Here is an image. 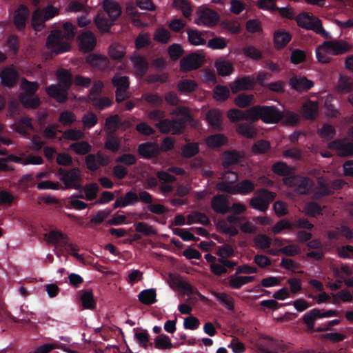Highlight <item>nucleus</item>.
<instances>
[{
  "mask_svg": "<svg viewBox=\"0 0 353 353\" xmlns=\"http://www.w3.org/2000/svg\"><path fill=\"white\" fill-rule=\"evenodd\" d=\"M250 113L253 116V123L261 119L268 124L278 123L282 120L283 116V111L274 105H254L250 108Z\"/></svg>",
  "mask_w": 353,
  "mask_h": 353,
  "instance_id": "f257e3e1",
  "label": "nucleus"
},
{
  "mask_svg": "<svg viewBox=\"0 0 353 353\" xmlns=\"http://www.w3.org/2000/svg\"><path fill=\"white\" fill-rule=\"evenodd\" d=\"M59 179L64 184L63 189H74L80 190L82 185L80 182L82 179L81 172L77 167L71 169L60 168L57 170Z\"/></svg>",
  "mask_w": 353,
  "mask_h": 353,
  "instance_id": "f03ea898",
  "label": "nucleus"
},
{
  "mask_svg": "<svg viewBox=\"0 0 353 353\" xmlns=\"http://www.w3.org/2000/svg\"><path fill=\"white\" fill-rule=\"evenodd\" d=\"M255 194V196L250 200L249 204L252 208L261 212H265L276 196L275 192L265 188L257 190Z\"/></svg>",
  "mask_w": 353,
  "mask_h": 353,
  "instance_id": "7ed1b4c3",
  "label": "nucleus"
},
{
  "mask_svg": "<svg viewBox=\"0 0 353 353\" xmlns=\"http://www.w3.org/2000/svg\"><path fill=\"white\" fill-rule=\"evenodd\" d=\"M283 183L293 188L295 192L299 194H307L314 185L313 181L307 176L291 175L283 179Z\"/></svg>",
  "mask_w": 353,
  "mask_h": 353,
  "instance_id": "20e7f679",
  "label": "nucleus"
},
{
  "mask_svg": "<svg viewBox=\"0 0 353 353\" xmlns=\"http://www.w3.org/2000/svg\"><path fill=\"white\" fill-rule=\"evenodd\" d=\"M172 114L180 117L171 120L170 132L172 134H180L185 128V123L192 119L189 109L185 106L177 107L172 111Z\"/></svg>",
  "mask_w": 353,
  "mask_h": 353,
  "instance_id": "39448f33",
  "label": "nucleus"
},
{
  "mask_svg": "<svg viewBox=\"0 0 353 353\" xmlns=\"http://www.w3.org/2000/svg\"><path fill=\"white\" fill-rule=\"evenodd\" d=\"M61 30L52 32L47 37L46 47L56 54H61L70 50L71 46L68 42L63 41Z\"/></svg>",
  "mask_w": 353,
  "mask_h": 353,
  "instance_id": "423d86ee",
  "label": "nucleus"
},
{
  "mask_svg": "<svg viewBox=\"0 0 353 353\" xmlns=\"http://www.w3.org/2000/svg\"><path fill=\"white\" fill-rule=\"evenodd\" d=\"M321 49L325 53L332 55H339L347 52L350 47L348 43L342 40L324 41L321 45Z\"/></svg>",
  "mask_w": 353,
  "mask_h": 353,
  "instance_id": "0eeeda50",
  "label": "nucleus"
},
{
  "mask_svg": "<svg viewBox=\"0 0 353 353\" xmlns=\"http://www.w3.org/2000/svg\"><path fill=\"white\" fill-rule=\"evenodd\" d=\"M29 16L30 10L23 4H21L15 10L13 16V23L19 32L25 30Z\"/></svg>",
  "mask_w": 353,
  "mask_h": 353,
  "instance_id": "6e6552de",
  "label": "nucleus"
},
{
  "mask_svg": "<svg viewBox=\"0 0 353 353\" xmlns=\"http://www.w3.org/2000/svg\"><path fill=\"white\" fill-rule=\"evenodd\" d=\"M203 63V57L196 53H192L182 58L180 61V70L182 72H189L198 69Z\"/></svg>",
  "mask_w": 353,
  "mask_h": 353,
  "instance_id": "1a4fd4ad",
  "label": "nucleus"
},
{
  "mask_svg": "<svg viewBox=\"0 0 353 353\" xmlns=\"http://www.w3.org/2000/svg\"><path fill=\"white\" fill-rule=\"evenodd\" d=\"M255 85L254 78L251 75H245L237 78L230 86L233 93H237L241 90H252Z\"/></svg>",
  "mask_w": 353,
  "mask_h": 353,
  "instance_id": "9d476101",
  "label": "nucleus"
},
{
  "mask_svg": "<svg viewBox=\"0 0 353 353\" xmlns=\"http://www.w3.org/2000/svg\"><path fill=\"white\" fill-rule=\"evenodd\" d=\"M1 83L4 87H14L19 79V73L12 67H6L0 72Z\"/></svg>",
  "mask_w": 353,
  "mask_h": 353,
  "instance_id": "9b49d317",
  "label": "nucleus"
},
{
  "mask_svg": "<svg viewBox=\"0 0 353 353\" xmlns=\"http://www.w3.org/2000/svg\"><path fill=\"white\" fill-rule=\"evenodd\" d=\"M68 90L57 84H51L46 88L47 94L60 103H64L68 101Z\"/></svg>",
  "mask_w": 353,
  "mask_h": 353,
  "instance_id": "f8f14e48",
  "label": "nucleus"
},
{
  "mask_svg": "<svg viewBox=\"0 0 353 353\" xmlns=\"http://www.w3.org/2000/svg\"><path fill=\"white\" fill-rule=\"evenodd\" d=\"M68 90L57 84H51L46 88L47 94L60 103H64L68 101Z\"/></svg>",
  "mask_w": 353,
  "mask_h": 353,
  "instance_id": "ddd939ff",
  "label": "nucleus"
},
{
  "mask_svg": "<svg viewBox=\"0 0 353 353\" xmlns=\"http://www.w3.org/2000/svg\"><path fill=\"white\" fill-rule=\"evenodd\" d=\"M140 156L145 159L157 157L160 153L159 146L156 143L145 142L139 145L137 148Z\"/></svg>",
  "mask_w": 353,
  "mask_h": 353,
  "instance_id": "4468645a",
  "label": "nucleus"
},
{
  "mask_svg": "<svg viewBox=\"0 0 353 353\" xmlns=\"http://www.w3.org/2000/svg\"><path fill=\"white\" fill-rule=\"evenodd\" d=\"M198 16L199 18L195 20V23L199 25L202 23L208 26H213L219 20V15L216 12L210 8L199 11Z\"/></svg>",
  "mask_w": 353,
  "mask_h": 353,
  "instance_id": "2eb2a0df",
  "label": "nucleus"
},
{
  "mask_svg": "<svg viewBox=\"0 0 353 353\" xmlns=\"http://www.w3.org/2000/svg\"><path fill=\"white\" fill-rule=\"evenodd\" d=\"M328 148L336 150L339 156L349 157L353 155V143H345L343 140L336 139L328 143Z\"/></svg>",
  "mask_w": 353,
  "mask_h": 353,
  "instance_id": "dca6fc26",
  "label": "nucleus"
},
{
  "mask_svg": "<svg viewBox=\"0 0 353 353\" xmlns=\"http://www.w3.org/2000/svg\"><path fill=\"white\" fill-rule=\"evenodd\" d=\"M79 46L84 52H91L95 47L96 37L91 32L87 31L78 37Z\"/></svg>",
  "mask_w": 353,
  "mask_h": 353,
  "instance_id": "f3484780",
  "label": "nucleus"
},
{
  "mask_svg": "<svg viewBox=\"0 0 353 353\" xmlns=\"http://www.w3.org/2000/svg\"><path fill=\"white\" fill-rule=\"evenodd\" d=\"M291 88L298 92L307 91L314 86V82L305 77H293L290 79Z\"/></svg>",
  "mask_w": 353,
  "mask_h": 353,
  "instance_id": "a211bd4d",
  "label": "nucleus"
},
{
  "mask_svg": "<svg viewBox=\"0 0 353 353\" xmlns=\"http://www.w3.org/2000/svg\"><path fill=\"white\" fill-rule=\"evenodd\" d=\"M211 205L212 210L218 214H224L230 211L228 198L223 194L214 196L212 199Z\"/></svg>",
  "mask_w": 353,
  "mask_h": 353,
  "instance_id": "6ab92c4d",
  "label": "nucleus"
},
{
  "mask_svg": "<svg viewBox=\"0 0 353 353\" xmlns=\"http://www.w3.org/2000/svg\"><path fill=\"white\" fill-rule=\"evenodd\" d=\"M44 239L50 244H59L60 246L63 247L68 244V237L60 230H52L44 234Z\"/></svg>",
  "mask_w": 353,
  "mask_h": 353,
  "instance_id": "aec40b11",
  "label": "nucleus"
},
{
  "mask_svg": "<svg viewBox=\"0 0 353 353\" xmlns=\"http://www.w3.org/2000/svg\"><path fill=\"white\" fill-rule=\"evenodd\" d=\"M243 157L242 152L237 150L225 151L223 156L222 166L223 170L230 168L232 165L239 163Z\"/></svg>",
  "mask_w": 353,
  "mask_h": 353,
  "instance_id": "412c9836",
  "label": "nucleus"
},
{
  "mask_svg": "<svg viewBox=\"0 0 353 353\" xmlns=\"http://www.w3.org/2000/svg\"><path fill=\"white\" fill-rule=\"evenodd\" d=\"M206 120L209 125L214 130L221 131L222 126V114L218 109H211L206 113Z\"/></svg>",
  "mask_w": 353,
  "mask_h": 353,
  "instance_id": "4be33fe9",
  "label": "nucleus"
},
{
  "mask_svg": "<svg viewBox=\"0 0 353 353\" xmlns=\"http://www.w3.org/2000/svg\"><path fill=\"white\" fill-rule=\"evenodd\" d=\"M250 108L245 110V111L232 108L229 110L227 112V116L229 119L233 122H238L241 120H249L252 123H253V116L250 113Z\"/></svg>",
  "mask_w": 353,
  "mask_h": 353,
  "instance_id": "5701e85b",
  "label": "nucleus"
},
{
  "mask_svg": "<svg viewBox=\"0 0 353 353\" xmlns=\"http://www.w3.org/2000/svg\"><path fill=\"white\" fill-rule=\"evenodd\" d=\"M57 79L58 81V83L57 85H60L61 87L70 90L72 83V75L71 72L64 68H61L57 70L56 72Z\"/></svg>",
  "mask_w": 353,
  "mask_h": 353,
  "instance_id": "b1692460",
  "label": "nucleus"
},
{
  "mask_svg": "<svg viewBox=\"0 0 353 353\" xmlns=\"http://www.w3.org/2000/svg\"><path fill=\"white\" fill-rule=\"evenodd\" d=\"M137 74L141 77L145 75L148 70V63L145 57L139 54H134L130 57Z\"/></svg>",
  "mask_w": 353,
  "mask_h": 353,
  "instance_id": "393cba45",
  "label": "nucleus"
},
{
  "mask_svg": "<svg viewBox=\"0 0 353 353\" xmlns=\"http://www.w3.org/2000/svg\"><path fill=\"white\" fill-rule=\"evenodd\" d=\"M292 35L284 30L276 31L274 34V46L276 49H283L290 42Z\"/></svg>",
  "mask_w": 353,
  "mask_h": 353,
  "instance_id": "a878e982",
  "label": "nucleus"
},
{
  "mask_svg": "<svg viewBox=\"0 0 353 353\" xmlns=\"http://www.w3.org/2000/svg\"><path fill=\"white\" fill-rule=\"evenodd\" d=\"M103 8L112 21L117 20L121 15V7L119 3L115 1H108L105 2L103 4Z\"/></svg>",
  "mask_w": 353,
  "mask_h": 353,
  "instance_id": "bb28decb",
  "label": "nucleus"
},
{
  "mask_svg": "<svg viewBox=\"0 0 353 353\" xmlns=\"http://www.w3.org/2000/svg\"><path fill=\"white\" fill-rule=\"evenodd\" d=\"M121 148L120 139L113 133V132H108L106 139L105 141V148L112 152H117Z\"/></svg>",
  "mask_w": 353,
  "mask_h": 353,
  "instance_id": "cd10ccee",
  "label": "nucleus"
},
{
  "mask_svg": "<svg viewBox=\"0 0 353 353\" xmlns=\"http://www.w3.org/2000/svg\"><path fill=\"white\" fill-rule=\"evenodd\" d=\"M320 318V309L314 308L303 316V321L306 325L307 327L310 330H314V325L316 319Z\"/></svg>",
  "mask_w": 353,
  "mask_h": 353,
  "instance_id": "c85d7f7f",
  "label": "nucleus"
},
{
  "mask_svg": "<svg viewBox=\"0 0 353 353\" xmlns=\"http://www.w3.org/2000/svg\"><path fill=\"white\" fill-rule=\"evenodd\" d=\"M236 132L246 138H254L257 132L254 125L251 123H240L236 126Z\"/></svg>",
  "mask_w": 353,
  "mask_h": 353,
  "instance_id": "c756f323",
  "label": "nucleus"
},
{
  "mask_svg": "<svg viewBox=\"0 0 353 353\" xmlns=\"http://www.w3.org/2000/svg\"><path fill=\"white\" fill-rule=\"evenodd\" d=\"M174 347L170 338L164 334H160L154 338L153 348L160 350H170Z\"/></svg>",
  "mask_w": 353,
  "mask_h": 353,
  "instance_id": "7c9ffc66",
  "label": "nucleus"
},
{
  "mask_svg": "<svg viewBox=\"0 0 353 353\" xmlns=\"http://www.w3.org/2000/svg\"><path fill=\"white\" fill-rule=\"evenodd\" d=\"M234 194H240L242 195L250 194L255 189V184L249 179H244L235 185H234Z\"/></svg>",
  "mask_w": 353,
  "mask_h": 353,
  "instance_id": "2f4dec72",
  "label": "nucleus"
},
{
  "mask_svg": "<svg viewBox=\"0 0 353 353\" xmlns=\"http://www.w3.org/2000/svg\"><path fill=\"white\" fill-rule=\"evenodd\" d=\"M134 338L141 347L145 350L149 347L153 349V343L150 341V335L146 330L141 329L139 332H137Z\"/></svg>",
  "mask_w": 353,
  "mask_h": 353,
  "instance_id": "473e14b6",
  "label": "nucleus"
},
{
  "mask_svg": "<svg viewBox=\"0 0 353 353\" xmlns=\"http://www.w3.org/2000/svg\"><path fill=\"white\" fill-rule=\"evenodd\" d=\"M19 101L26 108L36 109L41 105V100L38 96H28L24 94H20Z\"/></svg>",
  "mask_w": 353,
  "mask_h": 353,
  "instance_id": "72a5a7b5",
  "label": "nucleus"
},
{
  "mask_svg": "<svg viewBox=\"0 0 353 353\" xmlns=\"http://www.w3.org/2000/svg\"><path fill=\"white\" fill-rule=\"evenodd\" d=\"M188 224L192 225L193 223H200L203 225H208L210 223V219L208 216L202 212L194 211L187 216Z\"/></svg>",
  "mask_w": 353,
  "mask_h": 353,
  "instance_id": "f704fd0d",
  "label": "nucleus"
},
{
  "mask_svg": "<svg viewBox=\"0 0 353 353\" xmlns=\"http://www.w3.org/2000/svg\"><path fill=\"white\" fill-rule=\"evenodd\" d=\"M157 293L154 288L142 290L138 295L140 302L145 305H152L157 302Z\"/></svg>",
  "mask_w": 353,
  "mask_h": 353,
  "instance_id": "c9c22d12",
  "label": "nucleus"
},
{
  "mask_svg": "<svg viewBox=\"0 0 353 353\" xmlns=\"http://www.w3.org/2000/svg\"><path fill=\"white\" fill-rule=\"evenodd\" d=\"M111 19H108L104 14H98L94 19V23L97 28L103 32H108L112 25Z\"/></svg>",
  "mask_w": 353,
  "mask_h": 353,
  "instance_id": "e433bc0d",
  "label": "nucleus"
},
{
  "mask_svg": "<svg viewBox=\"0 0 353 353\" xmlns=\"http://www.w3.org/2000/svg\"><path fill=\"white\" fill-rule=\"evenodd\" d=\"M272 170L277 175L288 177L291 176L293 168L285 162L278 161L273 164Z\"/></svg>",
  "mask_w": 353,
  "mask_h": 353,
  "instance_id": "4c0bfd02",
  "label": "nucleus"
},
{
  "mask_svg": "<svg viewBox=\"0 0 353 353\" xmlns=\"http://www.w3.org/2000/svg\"><path fill=\"white\" fill-rule=\"evenodd\" d=\"M228 142L227 137L223 134L210 135L206 139V143L210 148H220Z\"/></svg>",
  "mask_w": 353,
  "mask_h": 353,
  "instance_id": "58836bf2",
  "label": "nucleus"
},
{
  "mask_svg": "<svg viewBox=\"0 0 353 353\" xmlns=\"http://www.w3.org/2000/svg\"><path fill=\"white\" fill-rule=\"evenodd\" d=\"M336 90L340 94L353 92V81L347 77L341 76L336 85Z\"/></svg>",
  "mask_w": 353,
  "mask_h": 353,
  "instance_id": "ea45409f",
  "label": "nucleus"
},
{
  "mask_svg": "<svg viewBox=\"0 0 353 353\" xmlns=\"http://www.w3.org/2000/svg\"><path fill=\"white\" fill-rule=\"evenodd\" d=\"M46 21L41 10L37 9L32 14V27L36 31L41 30Z\"/></svg>",
  "mask_w": 353,
  "mask_h": 353,
  "instance_id": "a19ab883",
  "label": "nucleus"
},
{
  "mask_svg": "<svg viewBox=\"0 0 353 353\" xmlns=\"http://www.w3.org/2000/svg\"><path fill=\"white\" fill-rule=\"evenodd\" d=\"M39 88V85L37 81H29L26 78L21 80V88L24 91V95L34 96Z\"/></svg>",
  "mask_w": 353,
  "mask_h": 353,
  "instance_id": "79ce46f5",
  "label": "nucleus"
},
{
  "mask_svg": "<svg viewBox=\"0 0 353 353\" xmlns=\"http://www.w3.org/2000/svg\"><path fill=\"white\" fill-rule=\"evenodd\" d=\"M271 149L270 141L260 139L256 141L252 146V152L254 154H263L268 152Z\"/></svg>",
  "mask_w": 353,
  "mask_h": 353,
  "instance_id": "37998d69",
  "label": "nucleus"
},
{
  "mask_svg": "<svg viewBox=\"0 0 353 353\" xmlns=\"http://www.w3.org/2000/svg\"><path fill=\"white\" fill-rule=\"evenodd\" d=\"M318 113V104L316 102L309 101L303 106V114L304 117L309 119L316 118Z\"/></svg>",
  "mask_w": 353,
  "mask_h": 353,
  "instance_id": "c03bdc74",
  "label": "nucleus"
},
{
  "mask_svg": "<svg viewBox=\"0 0 353 353\" xmlns=\"http://www.w3.org/2000/svg\"><path fill=\"white\" fill-rule=\"evenodd\" d=\"M70 148L79 155L88 154L92 150V145L86 141L73 143Z\"/></svg>",
  "mask_w": 353,
  "mask_h": 353,
  "instance_id": "a18cd8bd",
  "label": "nucleus"
},
{
  "mask_svg": "<svg viewBox=\"0 0 353 353\" xmlns=\"http://www.w3.org/2000/svg\"><path fill=\"white\" fill-rule=\"evenodd\" d=\"M188 41L194 46L203 45L205 39L203 37L201 32L196 29H189L187 31Z\"/></svg>",
  "mask_w": 353,
  "mask_h": 353,
  "instance_id": "49530a36",
  "label": "nucleus"
},
{
  "mask_svg": "<svg viewBox=\"0 0 353 353\" xmlns=\"http://www.w3.org/2000/svg\"><path fill=\"white\" fill-rule=\"evenodd\" d=\"M243 54L254 61H259L263 58L262 52L252 45H248L242 48Z\"/></svg>",
  "mask_w": 353,
  "mask_h": 353,
  "instance_id": "de8ad7c7",
  "label": "nucleus"
},
{
  "mask_svg": "<svg viewBox=\"0 0 353 353\" xmlns=\"http://www.w3.org/2000/svg\"><path fill=\"white\" fill-rule=\"evenodd\" d=\"M81 301L83 308L93 310L96 307V301L92 291H85L81 296Z\"/></svg>",
  "mask_w": 353,
  "mask_h": 353,
  "instance_id": "09e8293b",
  "label": "nucleus"
},
{
  "mask_svg": "<svg viewBox=\"0 0 353 353\" xmlns=\"http://www.w3.org/2000/svg\"><path fill=\"white\" fill-rule=\"evenodd\" d=\"M317 133L323 139L330 140L335 137L336 130L333 125L324 123L321 128L318 129Z\"/></svg>",
  "mask_w": 353,
  "mask_h": 353,
  "instance_id": "8fccbe9b",
  "label": "nucleus"
},
{
  "mask_svg": "<svg viewBox=\"0 0 353 353\" xmlns=\"http://www.w3.org/2000/svg\"><path fill=\"white\" fill-rule=\"evenodd\" d=\"M283 123L285 125L295 126L300 122L299 116L292 111L287 110L283 112L282 120Z\"/></svg>",
  "mask_w": 353,
  "mask_h": 353,
  "instance_id": "3c124183",
  "label": "nucleus"
},
{
  "mask_svg": "<svg viewBox=\"0 0 353 353\" xmlns=\"http://www.w3.org/2000/svg\"><path fill=\"white\" fill-rule=\"evenodd\" d=\"M90 10V7L86 4V3H82L78 0H73L69 2L67 11L70 12H81L83 13L88 14Z\"/></svg>",
  "mask_w": 353,
  "mask_h": 353,
  "instance_id": "603ef678",
  "label": "nucleus"
},
{
  "mask_svg": "<svg viewBox=\"0 0 353 353\" xmlns=\"http://www.w3.org/2000/svg\"><path fill=\"white\" fill-rule=\"evenodd\" d=\"M196 86L195 81L190 79L181 80L177 84L178 90L182 93H190L195 90Z\"/></svg>",
  "mask_w": 353,
  "mask_h": 353,
  "instance_id": "864d4df0",
  "label": "nucleus"
},
{
  "mask_svg": "<svg viewBox=\"0 0 353 353\" xmlns=\"http://www.w3.org/2000/svg\"><path fill=\"white\" fill-rule=\"evenodd\" d=\"M214 296L220 302L221 305H223L228 310L232 311L234 308V299L230 297L226 293H214Z\"/></svg>",
  "mask_w": 353,
  "mask_h": 353,
  "instance_id": "5fc2aeb1",
  "label": "nucleus"
},
{
  "mask_svg": "<svg viewBox=\"0 0 353 353\" xmlns=\"http://www.w3.org/2000/svg\"><path fill=\"white\" fill-rule=\"evenodd\" d=\"M182 155L185 158H191L199 152V147L197 143H189L183 145L181 148Z\"/></svg>",
  "mask_w": 353,
  "mask_h": 353,
  "instance_id": "6e6d98bb",
  "label": "nucleus"
},
{
  "mask_svg": "<svg viewBox=\"0 0 353 353\" xmlns=\"http://www.w3.org/2000/svg\"><path fill=\"white\" fill-rule=\"evenodd\" d=\"M120 117L118 114L111 115L105 120V128L115 133L120 127Z\"/></svg>",
  "mask_w": 353,
  "mask_h": 353,
  "instance_id": "4d7b16f0",
  "label": "nucleus"
},
{
  "mask_svg": "<svg viewBox=\"0 0 353 353\" xmlns=\"http://www.w3.org/2000/svg\"><path fill=\"white\" fill-rule=\"evenodd\" d=\"M213 92L214 98L218 101H225L230 96V90L225 85H216Z\"/></svg>",
  "mask_w": 353,
  "mask_h": 353,
  "instance_id": "13d9d810",
  "label": "nucleus"
},
{
  "mask_svg": "<svg viewBox=\"0 0 353 353\" xmlns=\"http://www.w3.org/2000/svg\"><path fill=\"white\" fill-rule=\"evenodd\" d=\"M58 121L64 126H70L76 121L74 113L69 110H63L59 114Z\"/></svg>",
  "mask_w": 353,
  "mask_h": 353,
  "instance_id": "bf43d9fd",
  "label": "nucleus"
},
{
  "mask_svg": "<svg viewBox=\"0 0 353 353\" xmlns=\"http://www.w3.org/2000/svg\"><path fill=\"white\" fill-rule=\"evenodd\" d=\"M216 254L219 259H228L234 256V248L228 243H225L216 248Z\"/></svg>",
  "mask_w": 353,
  "mask_h": 353,
  "instance_id": "052dcab7",
  "label": "nucleus"
},
{
  "mask_svg": "<svg viewBox=\"0 0 353 353\" xmlns=\"http://www.w3.org/2000/svg\"><path fill=\"white\" fill-rule=\"evenodd\" d=\"M254 97L252 94H240L234 99V103L240 108H244L252 103Z\"/></svg>",
  "mask_w": 353,
  "mask_h": 353,
  "instance_id": "680f3d73",
  "label": "nucleus"
},
{
  "mask_svg": "<svg viewBox=\"0 0 353 353\" xmlns=\"http://www.w3.org/2000/svg\"><path fill=\"white\" fill-rule=\"evenodd\" d=\"M86 61L90 65L94 67L104 68L107 65V58L97 54H93L89 55L86 58Z\"/></svg>",
  "mask_w": 353,
  "mask_h": 353,
  "instance_id": "e2e57ef3",
  "label": "nucleus"
},
{
  "mask_svg": "<svg viewBox=\"0 0 353 353\" xmlns=\"http://www.w3.org/2000/svg\"><path fill=\"white\" fill-rule=\"evenodd\" d=\"M305 213L312 217H316L322 214L321 206L314 201L309 202L305 208Z\"/></svg>",
  "mask_w": 353,
  "mask_h": 353,
  "instance_id": "0e129e2a",
  "label": "nucleus"
},
{
  "mask_svg": "<svg viewBox=\"0 0 353 353\" xmlns=\"http://www.w3.org/2000/svg\"><path fill=\"white\" fill-rule=\"evenodd\" d=\"M170 39V32L164 28H159L155 30L154 40L162 43H167Z\"/></svg>",
  "mask_w": 353,
  "mask_h": 353,
  "instance_id": "69168bd1",
  "label": "nucleus"
},
{
  "mask_svg": "<svg viewBox=\"0 0 353 353\" xmlns=\"http://www.w3.org/2000/svg\"><path fill=\"white\" fill-rule=\"evenodd\" d=\"M135 230L146 236H152L156 234V231L151 226L145 222H138L134 224Z\"/></svg>",
  "mask_w": 353,
  "mask_h": 353,
  "instance_id": "338daca9",
  "label": "nucleus"
},
{
  "mask_svg": "<svg viewBox=\"0 0 353 353\" xmlns=\"http://www.w3.org/2000/svg\"><path fill=\"white\" fill-rule=\"evenodd\" d=\"M97 122L98 118L97 115L92 112H89L85 114L82 117V123L84 127L88 129H90L96 125Z\"/></svg>",
  "mask_w": 353,
  "mask_h": 353,
  "instance_id": "774afa93",
  "label": "nucleus"
}]
</instances>
